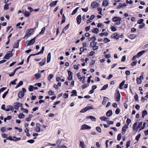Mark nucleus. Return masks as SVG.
Segmentation results:
<instances>
[{"mask_svg":"<svg viewBox=\"0 0 148 148\" xmlns=\"http://www.w3.org/2000/svg\"><path fill=\"white\" fill-rule=\"evenodd\" d=\"M112 20L113 22H116L115 23L116 25H119L121 23L120 21L121 20V18L120 17L114 16Z\"/></svg>","mask_w":148,"mask_h":148,"instance_id":"obj_1","label":"nucleus"},{"mask_svg":"<svg viewBox=\"0 0 148 148\" xmlns=\"http://www.w3.org/2000/svg\"><path fill=\"white\" fill-rule=\"evenodd\" d=\"M22 90L20 91L18 94V97L20 98H22L23 97L25 92H26V89L24 88H22Z\"/></svg>","mask_w":148,"mask_h":148,"instance_id":"obj_2","label":"nucleus"},{"mask_svg":"<svg viewBox=\"0 0 148 148\" xmlns=\"http://www.w3.org/2000/svg\"><path fill=\"white\" fill-rule=\"evenodd\" d=\"M114 97L115 101L117 102H119L120 101L121 95L118 90H117L116 92L115 93Z\"/></svg>","mask_w":148,"mask_h":148,"instance_id":"obj_3","label":"nucleus"},{"mask_svg":"<svg viewBox=\"0 0 148 148\" xmlns=\"http://www.w3.org/2000/svg\"><path fill=\"white\" fill-rule=\"evenodd\" d=\"M142 122H140L138 125L136 127V126L137 125V123H135L133 125V129L135 131H137L138 130L139 128L142 126Z\"/></svg>","mask_w":148,"mask_h":148,"instance_id":"obj_4","label":"nucleus"},{"mask_svg":"<svg viewBox=\"0 0 148 148\" xmlns=\"http://www.w3.org/2000/svg\"><path fill=\"white\" fill-rule=\"evenodd\" d=\"M26 33V34L24 37V38H25L26 37L27 38L28 37L30 36L32 34V32H31V29H27Z\"/></svg>","mask_w":148,"mask_h":148,"instance_id":"obj_5","label":"nucleus"},{"mask_svg":"<svg viewBox=\"0 0 148 148\" xmlns=\"http://www.w3.org/2000/svg\"><path fill=\"white\" fill-rule=\"evenodd\" d=\"M91 109H94V108L90 106H88L85 107V108L82 109L80 112L81 113H84L87 111L90 110Z\"/></svg>","mask_w":148,"mask_h":148,"instance_id":"obj_6","label":"nucleus"},{"mask_svg":"<svg viewBox=\"0 0 148 148\" xmlns=\"http://www.w3.org/2000/svg\"><path fill=\"white\" fill-rule=\"evenodd\" d=\"M119 35L117 34V33H115L111 36V38H115L116 40L119 39Z\"/></svg>","mask_w":148,"mask_h":148,"instance_id":"obj_7","label":"nucleus"},{"mask_svg":"<svg viewBox=\"0 0 148 148\" xmlns=\"http://www.w3.org/2000/svg\"><path fill=\"white\" fill-rule=\"evenodd\" d=\"M91 128V127L88 126L86 124H85L82 125L81 126V129L82 130H85L86 129L89 130Z\"/></svg>","mask_w":148,"mask_h":148,"instance_id":"obj_8","label":"nucleus"},{"mask_svg":"<svg viewBox=\"0 0 148 148\" xmlns=\"http://www.w3.org/2000/svg\"><path fill=\"white\" fill-rule=\"evenodd\" d=\"M91 5L92 8H94L96 7L99 6V4L95 1H93L91 3Z\"/></svg>","mask_w":148,"mask_h":148,"instance_id":"obj_9","label":"nucleus"},{"mask_svg":"<svg viewBox=\"0 0 148 148\" xmlns=\"http://www.w3.org/2000/svg\"><path fill=\"white\" fill-rule=\"evenodd\" d=\"M9 53H7L6 54L4 57V58L6 59H8L10 58V57H11L12 56V53L11 51H9Z\"/></svg>","mask_w":148,"mask_h":148,"instance_id":"obj_10","label":"nucleus"},{"mask_svg":"<svg viewBox=\"0 0 148 148\" xmlns=\"http://www.w3.org/2000/svg\"><path fill=\"white\" fill-rule=\"evenodd\" d=\"M36 37H34L33 39L30 40L27 43V46L33 44L35 42Z\"/></svg>","mask_w":148,"mask_h":148,"instance_id":"obj_11","label":"nucleus"},{"mask_svg":"<svg viewBox=\"0 0 148 148\" xmlns=\"http://www.w3.org/2000/svg\"><path fill=\"white\" fill-rule=\"evenodd\" d=\"M45 47L44 46L42 47L41 50L39 52L35 54H32V56H35V55H39L40 54H42L43 53L44 51V50Z\"/></svg>","mask_w":148,"mask_h":148,"instance_id":"obj_12","label":"nucleus"},{"mask_svg":"<svg viewBox=\"0 0 148 148\" xmlns=\"http://www.w3.org/2000/svg\"><path fill=\"white\" fill-rule=\"evenodd\" d=\"M76 20L77 24L78 25H79L82 21V17L81 15H79L77 16L76 18Z\"/></svg>","mask_w":148,"mask_h":148,"instance_id":"obj_13","label":"nucleus"},{"mask_svg":"<svg viewBox=\"0 0 148 148\" xmlns=\"http://www.w3.org/2000/svg\"><path fill=\"white\" fill-rule=\"evenodd\" d=\"M20 41V40H18L14 42L13 47V48H18V47L19 42Z\"/></svg>","mask_w":148,"mask_h":148,"instance_id":"obj_14","label":"nucleus"},{"mask_svg":"<svg viewBox=\"0 0 148 148\" xmlns=\"http://www.w3.org/2000/svg\"><path fill=\"white\" fill-rule=\"evenodd\" d=\"M14 108L13 107L11 106H7L6 111H8L11 110L12 112L14 111Z\"/></svg>","mask_w":148,"mask_h":148,"instance_id":"obj_15","label":"nucleus"},{"mask_svg":"<svg viewBox=\"0 0 148 148\" xmlns=\"http://www.w3.org/2000/svg\"><path fill=\"white\" fill-rule=\"evenodd\" d=\"M58 0L53 1L51 2L49 4V6L50 7H52L56 5L57 3L58 2Z\"/></svg>","mask_w":148,"mask_h":148,"instance_id":"obj_16","label":"nucleus"},{"mask_svg":"<svg viewBox=\"0 0 148 148\" xmlns=\"http://www.w3.org/2000/svg\"><path fill=\"white\" fill-rule=\"evenodd\" d=\"M108 99H109V98L106 97H103V100L102 102V104L105 105L107 102V101H108Z\"/></svg>","mask_w":148,"mask_h":148,"instance_id":"obj_17","label":"nucleus"},{"mask_svg":"<svg viewBox=\"0 0 148 148\" xmlns=\"http://www.w3.org/2000/svg\"><path fill=\"white\" fill-rule=\"evenodd\" d=\"M46 61V58H45L42 60L41 62H39V64L41 66H42L45 64Z\"/></svg>","mask_w":148,"mask_h":148,"instance_id":"obj_18","label":"nucleus"},{"mask_svg":"<svg viewBox=\"0 0 148 148\" xmlns=\"http://www.w3.org/2000/svg\"><path fill=\"white\" fill-rule=\"evenodd\" d=\"M51 58V53H49L48 54L47 57V62L49 63L50 62Z\"/></svg>","mask_w":148,"mask_h":148,"instance_id":"obj_19","label":"nucleus"},{"mask_svg":"<svg viewBox=\"0 0 148 148\" xmlns=\"http://www.w3.org/2000/svg\"><path fill=\"white\" fill-rule=\"evenodd\" d=\"M112 114V111L111 110H109L106 113V115L108 117L111 116Z\"/></svg>","mask_w":148,"mask_h":148,"instance_id":"obj_20","label":"nucleus"},{"mask_svg":"<svg viewBox=\"0 0 148 148\" xmlns=\"http://www.w3.org/2000/svg\"><path fill=\"white\" fill-rule=\"evenodd\" d=\"M72 94L71 95V97L77 96V91L75 90H73L71 92Z\"/></svg>","mask_w":148,"mask_h":148,"instance_id":"obj_21","label":"nucleus"},{"mask_svg":"<svg viewBox=\"0 0 148 148\" xmlns=\"http://www.w3.org/2000/svg\"><path fill=\"white\" fill-rule=\"evenodd\" d=\"M108 4V1L107 0H104L102 3V5L104 6H106Z\"/></svg>","mask_w":148,"mask_h":148,"instance_id":"obj_22","label":"nucleus"},{"mask_svg":"<svg viewBox=\"0 0 148 148\" xmlns=\"http://www.w3.org/2000/svg\"><path fill=\"white\" fill-rule=\"evenodd\" d=\"M23 84V82L22 81H20L18 83L17 85L15 87V88H17L18 87L22 86Z\"/></svg>","mask_w":148,"mask_h":148,"instance_id":"obj_23","label":"nucleus"},{"mask_svg":"<svg viewBox=\"0 0 148 148\" xmlns=\"http://www.w3.org/2000/svg\"><path fill=\"white\" fill-rule=\"evenodd\" d=\"M125 80H123L120 84L119 85V88L120 89H122L123 88V86L125 84Z\"/></svg>","mask_w":148,"mask_h":148,"instance_id":"obj_24","label":"nucleus"},{"mask_svg":"<svg viewBox=\"0 0 148 148\" xmlns=\"http://www.w3.org/2000/svg\"><path fill=\"white\" fill-rule=\"evenodd\" d=\"M145 52V51L144 50H143L141 51H140L137 54V56L138 57H139L141 56Z\"/></svg>","mask_w":148,"mask_h":148,"instance_id":"obj_25","label":"nucleus"},{"mask_svg":"<svg viewBox=\"0 0 148 148\" xmlns=\"http://www.w3.org/2000/svg\"><path fill=\"white\" fill-rule=\"evenodd\" d=\"M86 119H91L92 120H96V118L92 116H87L86 117Z\"/></svg>","mask_w":148,"mask_h":148,"instance_id":"obj_26","label":"nucleus"},{"mask_svg":"<svg viewBox=\"0 0 148 148\" xmlns=\"http://www.w3.org/2000/svg\"><path fill=\"white\" fill-rule=\"evenodd\" d=\"M97 44V42L94 41L90 42V47H93L95 46Z\"/></svg>","mask_w":148,"mask_h":148,"instance_id":"obj_27","label":"nucleus"},{"mask_svg":"<svg viewBox=\"0 0 148 148\" xmlns=\"http://www.w3.org/2000/svg\"><path fill=\"white\" fill-rule=\"evenodd\" d=\"M30 13L28 11H25L24 13V15L26 17H28L30 14Z\"/></svg>","mask_w":148,"mask_h":148,"instance_id":"obj_28","label":"nucleus"},{"mask_svg":"<svg viewBox=\"0 0 148 148\" xmlns=\"http://www.w3.org/2000/svg\"><path fill=\"white\" fill-rule=\"evenodd\" d=\"M35 77L36 79H38L40 77L41 75L39 73H36L35 74Z\"/></svg>","mask_w":148,"mask_h":148,"instance_id":"obj_29","label":"nucleus"},{"mask_svg":"<svg viewBox=\"0 0 148 148\" xmlns=\"http://www.w3.org/2000/svg\"><path fill=\"white\" fill-rule=\"evenodd\" d=\"M108 84H106L104 86H103L102 88L101 89V90H106L107 88H108Z\"/></svg>","mask_w":148,"mask_h":148,"instance_id":"obj_30","label":"nucleus"},{"mask_svg":"<svg viewBox=\"0 0 148 148\" xmlns=\"http://www.w3.org/2000/svg\"><path fill=\"white\" fill-rule=\"evenodd\" d=\"M100 119L101 120H106L109 119V118L105 116H102L100 117Z\"/></svg>","mask_w":148,"mask_h":148,"instance_id":"obj_31","label":"nucleus"},{"mask_svg":"<svg viewBox=\"0 0 148 148\" xmlns=\"http://www.w3.org/2000/svg\"><path fill=\"white\" fill-rule=\"evenodd\" d=\"M54 75L52 74H50L49 75L48 77V80L50 81L53 77Z\"/></svg>","mask_w":148,"mask_h":148,"instance_id":"obj_32","label":"nucleus"},{"mask_svg":"<svg viewBox=\"0 0 148 148\" xmlns=\"http://www.w3.org/2000/svg\"><path fill=\"white\" fill-rule=\"evenodd\" d=\"M92 31L94 33L97 34L99 32V29L97 28H95L92 29Z\"/></svg>","mask_w":148,"mask_h":148,"instance_id":"obj_33","label":"nucleus"},{"mask_svg":"<svg viewBox=\"0 0 148 148\" xmlns=\"http://www.w3.org/2000/svg\"><path fill=\"white\" fill-rule=\"evenodd\" d=\"M147 112L146 110H144L142 112V117L143 118H144L145 116L147 114Z\"/></svg>","mask_w":148,"mask_h":148,"instance_id":"obj_34","label":"nucleus"},{"mask_svg":"<svg viewBox=\"0 0 148 148\" xmlns=\"http://www.w3.org/2000/svg\"><path fill=\"white\" fill-rule=\"evenodd\" d=\"M62 20L61 23V24L64 23L65 21V17L64 14H63L62 16Z\"/></svg>","mask_w":148,"mask_h":148,"instance_id":"obj_35","label":"nucleus"},{"mask_svg":"<svg viewBox=\"0 0 148 148\" xmlns=\"http://www.w3.org/2000/svg\"><path fill=\"white\" fill-rule=\"evenodd\" d=\"M45 27H43L42 28L41 32L39 33V34H43L45 32Z\"/></svg>","mask_w":148,"mask_h":148,"instance_id":"obj_36","label":"nucleus"},{"mask_svg":"<svg viewBox=\"0 0 148 148\" xmlns=\"http://www.w3.org/2000/svg\"><path fill=\"white\" fill-rule=\"evenodd\" d=\"M79 8L78 7H77L76 8L75 10H73V11L72 12V13L71 15H74L75 14H76L77 11L78 9Z\"/></svg>","mask_w":148,"mask_h":148,"instance_id":"obj_37","label":"nucleus"},{"mask_svg":"<svg viewBox=\"0 0 148 148\" xmlns=\"http://www.w3.org/2000/svg\"><path fill=\"white\" fill-rule=\"evenodd\" d=\"M136 81L137 83L138 84H140L141 83V79L139 77H137L136 79Z\"/></svg>","mask_w":148,"mask_h":148,"instance_id":"obj_38","label":"nucleus"},{"mask_svg":"<svg viewBox=\"0 0 148 148\" xmlns=\"http://www.w3.org/2000/svg\"><path fill=\"white\" fill-rule=\"evenodd\" d=\"M80 146L82 148H85V145L81 141H80Z\"/></svg>","mask_w":148,"mask_h":148,"instance_id":"obj_39","label":"nucleus"},{"mask_svg":"<svg viewBox=\"0 0 148 148\" xmlns=\"http://www.w3.org/2000/svg\"><path fill=\"white\" fill-rule=\"evenodd\" d=\"M137 63V60H136V61H134L131 64V66H135Z\"/></svg>","mask_w":148,"mask_h":148,"instance_id":"obj_40","label":"nucleus"},{"mask_svg":"<svg viewBox=\"0 0 148 148\" xmlns=\"http://www.w3.org/2000/svg\"><path fill=\"white\" fill-rule=\"evenodd\" d=\"M17 79H15L14 80H13L12 81H11L10 83V84L12 85H15L16 84V81H17Z\"/></svg>","mask_w":148,"mask_h":148,"instance_id":"obj_41","label":"nucleus"},{"mask_svg":"<svg viewBox=\"0 0 148 148\" xmlns=\"http://www.w3.org/2000/svg\"><path fill=\"white\" fill-rule=\"evenodd\" d=\"M49 95H53L55 94L54 92L51 90H49L48 93Z\"/></svg>","mask_w":148,"mask_h":148,"instance_id":"obj_42","label":"nucleus"},{"mask_svg":"<svg viewBox=\"0 0 148 148\" xmlns=\"http://www.w3.org/2000/svg\"><path fill=\"white\" fill-rule=\"evenodd\" d=\"M144 21V20L143 19H139L137 21V23L139 24H142L143 21Z\"/></svg>","mask_w":148,"mask_h":148,"instance_id":"obj_43","label":"nucleus"},{"mask_svg":"<svg viewBox=\"0 0 148 148\" xmlns=\"http://www.w3.org/2000/svg\"><path fill=\"white\" fill-rule=\"evenodd\" d=\"M9 5L8 4H6L4 6V10H7L9 8Z\"/></svg>","mask_w":148,"mask_h":148,"instance_id":"obj_44","label":"nucleus"},{"mask_svg":"<svg viewBox=\"0 0 148 148\" xmlns=\"http://www.w3.org/2000/svg\"><path fill=\"white\" fill-rule=\"evenodd\" d=\"M88 86H89L88 84H85L82 85V88L83 89H84Z\"/></svg>","mask_w":148,"mask_h":148,"instance_id":"obj_45","label":"nucleus"},{"mask_svg":"<svg viewBox=\"0 0 148 148\" xmlns=\"http://www.w3.org/2000/svg\"><path fill=\"white\" fill-rule=\"evenodd\" d=\"M8 90H8L7 91H6V92H5L4 93L3 95H2V98H3L4 99V98H5L6 95H7V94L8 93Z\"/></svg>","mask_w":148,"mask_h":148,"instance_id":"obj_46","label":"nucleus"},{"mask_svg":"<svg viewBox=\"0 0 148 148\" xmlns=\"http://www.w3.org/2000/svg\"><path fill=\"white\" fill-rule=\"evenodd\" d=\"M33 86L32 85L29 86V87L28 89L29 91H32L33 90Z\"/></svg>","mask_w":148,"mask_h":148,"instance_id":"obj_47","label":"nucleus"},{"mask_svg":"<svg viewBox=\"0 0 148 148\" xmlns=\"http://www.w3.org/2000/svg\"><path fill=\"white\" fill-rule=\"evenodd\" d=\"M97 27H101V28H103L104 27V25L102 24L101 23H99L97 25Z\"/></svg>","mask_w":148,"mask_h":148,"instance_id":"obj_48","label":"nucleus"},{"mask_svg":"<svg viewBox=\"0 0 148 148\" xmlns=\"http://www.w3.org/2000/svg\"><path fill=\"white\" fill-rule=\"evenodd\" d=\"M24 117V115L23 113H20L18 115L20 119H23Z\"/></svg>","mask_w":148,"mask_h":148,"instance_id":"obj_49","label":"nucleus"},{"mask_svg":"<svg viewBox=\"0 0 148 148\" xmlns=\"http://www.w3.org/2000/svg\"><path fill=\"white\" fill-rule=\"evenodd\" d=\"M95 52L93 51H91L90 52V53L87 54V56H92L94 54Z\"/></svg>","mask_w":148,"mask_h":148,"instance_id":"obj_50","label":"nucleus"},{"mask_svg":"<svg viewBox=\"0 0 148 148\" xmlns=\"http://www.w3.org/2000/svg\"><path fill=\"white\" fill-rule=\"evenodd\" d=\"M120 111V109L119 108H116V110L115 111V113L116 114H118Z\"/></svg>","mask_w":148,"mask_h":148,"instance_id":"obj_51","label":"nucleus"},{"mask_svg":"<svg viewBox=\"0 0 148 148\" xmlns=\"http://www.w3.org/2000/svg\"><path fill=\"white\" fill-rule=\"evenodd\" d=\"M111 31L112 32H114L116 30V28L114 26H112L111 27Z\"/></svg>","mask_w":148,"mask_h":148,"instance_id":"obj_52","label":"nucleus"},{"mask_svg":"<svg viewBox=\"0 0 148 148\" xmlns=\"http://www.w3.org/2000/svg\"><path fill=\"white\" fill-rule=\"evenodd\" d=\"M127 126L125 125L122 128V133H124L126 131V129L127 127Z\"/></svg>","mask_w":148,"mask_h":148,"instance_id":"obj_53","label":"nucleus"},{"mask_svg":"<svg viewBox=\"0 0 148 148\" xmlns=\"http://www.w3.org/2000/svg\"><path fill=\"white\" fill-rule=\"evenodd\" d=\"M69 97V95L67 93H64L63 95V97L64 99H66L67 98H68Z\"/></svg>","mask_w":148,"mask_h":148,"instance_id":"obj_54","label":"nucleus"},{"mask_svg":"<svg viewBox=\"0 0 148 148\" xmlns=\"http://www.w3.org/2000/svg\"><path fill=\"white\" fill-rule=\"evenodd\" d=\"M104 41L105 43H106L108 42H110V40L108 38H105L104 39Z\"/></svg>","mask_w":148,"mask_h":148,"instance_id":"obj_55","label":"nucleus"},{"mask_svg":"<svg viewBox=\"0 0 148 148\" xmlns=\"http://www.w3.org/2000/svg\"><path fill=\"white\" fill-rule=\"evenodd\" d=\"M104 56L106 58H110L111 57V55L110 54H106Z\"/></svg>","mask_w":148,"mask_h":148,"instance_id":"obj_56","label":"nucleus"},{"mask_svg":"<svg viewBox=\"0 0 148 148\" xmlns=\"http://www.w3.org/2000/svg\"><path fill=\"white\" fill-rule=\"evenodd\" d=\"M67 72L69 76H73V73L72 72L69 70Z\"/></svg>","mask_w":148,"mask_h":148,"instance_id":"obj_57","label":"nucleus"},{"mask_svg":"<svg viewBox=\"0 0 148 148\" xmlns=\"http://www.w3.org/2000/svg\"><path fill=\"white\" fill-rule=\"evenodd\" d=\"M136 36V35L135 34L130 35V39H134L135 38Z\"/></svg>","mask_w":148,"mask_h":148,"instance_id":"obj_58","label":"nucleus"},{"mask_svg":"<svg viewBox=\"0 0 148 148\" xmlns=\"http://www.w3.org/2000/svg\"><path fill=\"white\" fill-rule=\"evenodd\" d=\"M121 134H119L117 136V140L119 141L121 138Z\"/></svg>","mask_w":148,"mask_h":148,"instance_id":"obj_59","label":"nucleus"},{"mask_svg":"<svg viewBox=\"0 0 148 148\" xmlns=\"http://www.w3.org/2000/svg\"><path fill=\"white\" fill-rule=\"evenodd\" d=\"M96 130L99 132H101V128L99 127H97L96 128Z\"/></svg>","mask_w":148,"mask_h":148,"instance_id":"obj_60","label":"nucleus"},{"mask_svg":"<svg viewBox=\"0 0 148 148\" xmlns=\"http://www.w3.org/2000/svg\"><path fill=\"white\" fill-rule=\"evenodd\" d=\"M82 10L84 12H86L88 11V7H86L85 8H82Z\"/></svg>","mask_w":148,"mask_h":148,"instance_id":"obj_61","label":"nucleus"},{"mask_svg":"<svg viewBox=\"0 0 148 148\" xmlns=\"http://www.w3.org/2000/svg\"><path fill=\"white\" fill-rule=\"evenodd\" d=\"M85 49L86 50L87 49H85L84 47H81L80 48V51L81 52H84Z\"/></svg>","mask_w":148,"mask_h":148,"instance_id":"obj_62","label":"nucleus"},{"mask_svg":"<svg viewBox=\"0 0 148 148\" xmlns=\"http://www.w3.org/2000/svg\"><path fill=\"white\" fill-rule=\"evenodd\" d=\"M90 26L86 27L85 28V30L86 31V32H88L90 30Z\"/></svg>","mask_w":148,"mask_h":148,"instance_id":"obj_63","label":"nucleus"},{"mask_svg":"<svg viewBox=\"0 0 148 148\" xmlns=\"http://www.w3.org/2000/svg\"><path fill=\"white\" fill-rule=\"evenodd\" d=\"M1 108L2 109L4 110H6V108H5V105L4 104H3L2 105L1 107Z\"/></svg>","mask_w":148,"mask_h":148,"instance_id":"obj_64","label":"nucleus"}]
</instances>
